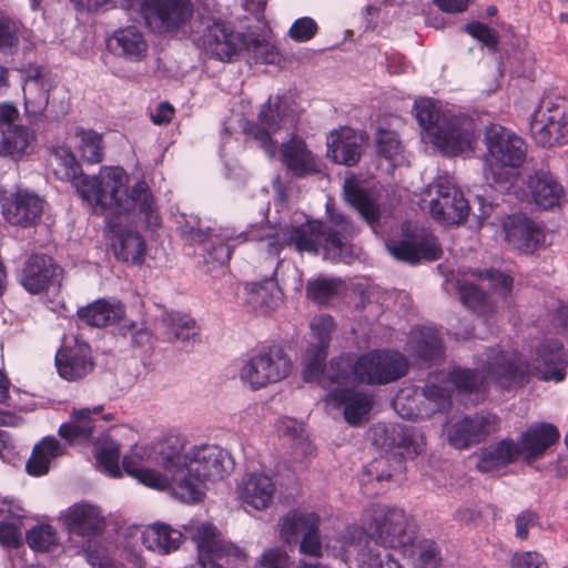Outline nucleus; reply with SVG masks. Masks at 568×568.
I'll return each mask as SVG.
<instances>
[{"label": "nucleus", "instance_id": "obj_38", "mask_svg": "<svg viewBox=\"0 0 568 568\" xmlns=\"http://www.w3.org/2000/svg\"><path fill=\"white\" fill-rule=\"evenodd\" d=\"M124 311L120 303L113 304L106 300H97L77 311L78 321L91 327H106L119 323Z\"/></svg>", "mask_w": 568, "mask_h": 568}, {"label": "nucleus", "instance_id": "obj_28", "mask_svg": "<svg viewBox=\"0 0 568 568\" xmlns=\"http://www.w3.org/2000/svg\"><path fill=\"white\" fill-rule=\"evenodd\" d=\"M103 412V406H95L93 409L81 408L73 410L71 414V422L63 423L58 430L61 438L68 443H82L94 438L95 434H103L104 428L101 420L92 417V415H100Z\"/></svg>", "mask_w": 568, "mask_h": 568}, {"label": "nucleus", "instance_id": "obj_6", "mask_svg": "<svg viewBox=\"0 0 568 568\" xmlns=\"http://www.w3.org/2000/svg\"><path fill=\"white\" fill-rule=\"evenodd\" d=\"M359 530L376 545L405 550L416 540L417 525L403 508L372 504L363 513L362 528L354 527L349 532Z\"/></svg>", "mask_w": 568, "mask_h": 568}, {"label": "nucleus", "instance_id": "obj_5", "mask_svg": "<svg viewBox=\"0 0 568 568\" xmlns=\"http://www.w3.org/2000/svg\"><path fill=\"white\" fill-rule=\"evenodd\" d=\"M414 112L419 126L444 154L456 156L475 150L478 134L473 119L445 114L432 99L415 101Z\"/></svg>", "mask_w": 568, "mask_h": 568}, {"label": "nucleus", "instance_id": "obj_53", "mask_svg": "<svg viewBox=\"0 0 568 568\" xmlns=\"http://www.w3.org/2000/svg\"><path fill=\"white\" fill-rule=\"evenodd\" d=\"M375 143L378 156L384 158L393 164L403 151V145L398 134L392 130H378L376 133Z\"/></svg>", "mask_w": 568, "mask_h": 568}, {"label": "nucleus", "instance_id": "obj_14", "mask_svg": "<svg viewBox=\"0 0 568 568\" xmlns=\"http://www.w3.org/2000/svg\"><path fill=\"white\" fill-rule=\"evenodd\" d=\"M408 359L394 349H373L359 355L362 384L386 385L404 377L408 372Z\"/></svg>", "mask_w": 568, "mask_h": 568}, {"label": "nucleus", "instance_id": "obj_1", "mask_svg": "<svg viewBox=\"0 0 568 568\" xmlns=\"http://www.w3.org/2000/svg\"><path fill=\"white\" fill-rule=\"evenodd\" d=\"M125 183L126 175L122 168L103 166L98 175L82 178L78 192L93 205L98 214L110 210L112 216H122L131 210H138L148 226L159 227L161 216L149 184L143 180L138 181L129 192Z\"/></svg>", "mask_w": 568, "mask_h": 568}, {"label": "nucleus", "instance_id": "obj_36", "mask_svg": "<svg viewBox=\"0 0 568 568\" xmlns=\"http://www.w3.org/2000/svg\"><path fill=\"white\" fill-rule=\"evenodd\" d=\"M109 50L131 61H141L148 51L142 32L135 27L116 30L106 41Z\"/></svg>", "mask_w": 568, "mask_h": 568}, {"label": "nucleus", "instance_id": "obj_13", "mask_svg": "<svg viewBox=\"0 0 568 568\" xmlns=\"http://www.w3.org/2000/svg\"><path fill=\"white\" fill-rule=\"evenodd\" d=\"M429 214L440 223H464L469 215V204L464 193L448 178L438 176L429 185Z\"/></svg>", "mask_w": 568, "mask_h": 568}, {"label": "nucleus", "instance_id": "obj_39", "mask_svg": "<svg viewBox=\"0 0 568 568\" xmlns=\"http://www.w3.org/2000/svg\"><path fill=\"white\" fill-rule=\"evenodd\" d=\"M53 88L52 81L42 74L27 80L23 87L24 113L30 120H38L49 104V94Z\"/></svg>", "mask_w": 568, "mask_h": 568}, {"label": "nucleus", "instance_id": "obj_32", "mask_svg": "<svg viewBox=\"0 0 568 568\" xmlns=\"http://www.w3.org/2000/svg\"><path fill=\"white\" fill-rule=\"evenodd\" d=\"M521 455L519 444L511 437H506L483 449L477 469L480 473H490L516 463Z\"/></svg>", "mask_w": 568, "mask_h": 568}, {"label": "nucleus", "instance_id": "obj_18", "mask_svg": "<svg viewBox=\"0 0 568 568\" xmlns=\"http://www.w3.org/2000/svg\"><path fill=\"white\" fill-rule=\"evenodd\" d=\"M194 13L192 0H142L141 14L146 23L172 32L189 23Z\"/></svg>", "mask_w": 568, "mask_h": 568}, {"label": "nucleus", "instance_id": "obj_2", "mask_svg": "<svg viewBox=\"0 0 568 568\" xmlns=\"http://www.w3.org/2000/svg\"><path fill=\"white\" fill-rule=\"evenodd\" d=\"M160 457L161 466L172 477L173 496L187 504L201 501L205 483L223 479L233 466L231 455L216 445L194 447L187 454L168 447Z\"/></svg>", "mask_w": 568, "mask_h": 568}, {"label": "nucleus", "instance_id": "obj_9", "mask_svg": "<svg viewBox=\"0 0 568 568\" xmlns=\"http://www.w3.org/2000/svg\"><path fill=\"white\" fill-rule=\"evenodd\" d=\"M530 133L536 144L542 148L567 144L568 98L555 93L544 94L531 115Z\"/></svg>", "mask_w": 568, "mask_h": 568}, {"label": "nucleus", "instance_id": "obj_47", "mask_svg": "<svg viewBox=\"0 0 568 568\" xmlns=\"http://www.w3.org/2000/svg\"><path fill=\"white\" fill-rule=\"evenodd\" d=\"M122 464L125 473L135 477L143 485L155 489L169 488L171 490L172 477L166 470V475H163L158 470L140 467L129 456H124Z\"/></svg>", "mask_w": 568, "mask_h": 568}, {"label": "nucleus", "instance_id": "obj_46", "mask_svg": "<svg viewBox=\"0 0 568 568\" xmlns=\"http://www.w3.org/2000/svg\"><path fill=\"white\" fill-rule=\"evenodd\" d=\"M287 111L288 103L285 97L280 94L271 95L268 100L261 105L257 113V121L262 125L271 129V131L278 132L287 116Z\"/></svg>", "mask_w": 568, "mask_h": 568}, {"label": "nucleus", "instance_id": "obj_51", "mask_svg": "<svg viewBox=\"0 0 568 568\" xmlns=\"http://www.w3.org/2000/svg\"><path fill=\"white\" fill-rule=\"evenodd\" d=\"M94 457L100 469L111 476L120 474V445L114 440L106 439L94 448Z\"/></svg>", "mask_w": 568, "mask_h": 568}, {"label": "nucleus", "instance_id": "obj_15", "mask_svg": "<svg viewBox=\"0 0 568 568\" xmlns=\"http://www.w3.org/2000/svg\"><path fill=\"white\" fill-rule=\"evenodd\" d=\"M3 220L12 226H36L43 214L45 200L28 189H17L0 199Z\"/></svg>", "mask_w": 568, "mask_h": 568}, {"label": "nucleus", "instance_id": "obj_12", "mask_svg": "<svg viewBox=\"0 0 568 568\" xmlns=\"http://www.w3.org/2000/svg\"><path fill=\"white\" fill-rule=\"evenodd\" d=\"M453 392L448 386L426 383L414 397L398 395L394 407L404 418L428 419L436 413H448L453 406Z\"/></svg>", "mask_w": 568, "mask_h": 568}, {"label": "nucleus", "instance_id": "obj_44", "mask_svg": "<svg viewBox=\"0 0 568 568\" xmlns=\"http://www.w3.org/2000/svg\"><path fill=\"white\" fill-rule=\"evenodd\" d=\"M50 165L54 175L61 181L73 182L78 186L83 174L82 166L74 153L68 146H58L51 151Z\"/></svg>", "mask_w": 568, "mask_h": 568}, {"label": "nucleus", "instance_id": "obj_59", "mask_svg": "<svg viewBox=\"0 0 568 568\" xmlns=\"http://www.w3.org/2000/svg\"><path fill=\"white\" fill-rule=\"evenodd\" d=\"M318 31L316 21L310 17L296 19L288 30V36L295 42H306L313 39Z\"/></svg>", "mask_w": 568, "mask_h": 568}, {"label": "nucleus", "instance_id": "obj_43", "mask_svg": "<svg viewBox=\"0 0 568 568\" xmlns=\"http://www.w3.org/2000/svg\"><path fill=\"white\" fill-rule=\"evenodd\" d=\"M359 366V356L355 359L352 354H342L329 362L325 378V386L337 384L338 386L348 384H362Z\"/></svg>", "mask_w": 568, "mask_h": 568}, {"label": "nucleus", "instance_id": "obj_24", "mask_svg": "<svg viewBox=\"0 0 568 568\" xmlns=\"http://www.w3.org/2000/svg\"><path fill=\"white\" fill-rule=\"evenodd\" d=\"M261 239V236H255L253 232L234 234L225 230L219 234L210 235L200 230L191 232V240L204 245L206 253L205 262L216 263L219 266H224L230 262L233 251L237 245Z\"/></svg>", "mask_w": 568, "mask_h": 568}, {"label": "nucleus", "instance_id": "obj_26", "mask_svg": "<svg viewBox=\"0 0 568 568\" xmlns=\"http://www.w3.org/2000/svg\"><path fill=\"white\" fill-rule=\"evenodd\" d=\"M503 230L505 240L525 254H532L545 242L542 229L525 214L509 215Z\"/></svg>", "mask_w": 568, "mask_h": 568}, {"label": "nucleus", "instance_id": "obj_22", "mask_svg": "<svg viewBox=\"0 0 568 568\" xmlns=\"http://www.w3.org/2000/svg\"><path fill=\"white\" fill-rule=\"evenodd\" d=\"M499 427L500 419L496 414L477 413L471 416H465L450 427L448 442L457 449H465L471 445L485 442Z\"/></svg>", "mask_w": 568, "mask_h": 568}, {"label": "nucleus", "instance_id": "obj_33", "mask_svg": "<svg viewBox=\"0 0 568 568\" xmlns=\"http://www.w3.org/2000/svg\"><path fill=\"white\" fill-rule=\"evenodd\" d=\"M275 494L273 479L264 474L252 473L246 475L240 486V496L244 504L264 510L272 504Z\"/></svg>", "mask_w": 568, "mask_h": 568}, {"label": "nucleus", "instance_id": "obj_52", "mask_svg": "<svg viewBox=\"0 0 568 568\" xmlns=\"http://www.w3.org/2000/svg\"><path fill=\"white\" fill-rule=\"evenodd\" d=\"M26 540L34 551L45 552L58 545V534L51 525H37L27 531Z\"/></svg>", "mask_w": 568, "mask_h": 568}, {"label": "nucleus", "instance_id": "obj_42", "mask_svg": "<svg viewBox=\"0 0 568 568\" xmlns=\"http://www.w3.org/2000/svg\"><path fill=\"white\" fill-rule=\"evenodd\" d=\"M344 196L346 202L358 212V214L368 225L374 226L379 222V206L369 196L367 190L362 187L356 181H345Z\"/></svg>", "mask_w": 568, "mask_h": 568}, {"label": "nucleus", "instance_id": "obj_35", "mask_svg": "<svg viewBox=\"0 0 568 568\" xmlns=\"http://www.w3.org/2000/svg\"><path fill=\"white\" fill-rule=\"evenodd\" d=\"M328 154L337 164L356 165L362 158V145L355 130L344 126L332 133Z\"/></svg>", "mask_w": 568, "mask_h": 568}, {"label": "nucleus", "instance_id": "obj_41", "mask_svg": "<svg viewBox=\"0 0 568 568\" xmlns=\"http://www.w3.org/2000/svg\"><path fill=\"white\" fill-rule=\"evenodd\" d=\"M245 290L246 303L263 315L276 310L282 302V292L273 280L247 284Z\"/></svg>", "mask_w": 568, "mask_h": 568}, {"label": "nucleus", "instance_id": "obj_4", "mask_svg": "<svg viewBox=\"0 0 568 568\" xmlns=\"http://www.w3.org/2000/svg\"><path fill=\"white\" fill-rule=\"evenodd\" d=\"M562 346L542 345L537 351L535 364L529 365L505 351H494L493 356L484 365L485 377L495 381L503 388L523 387L529 378L561 382L566 377L565 369L559 367Z\"/></svg>", "mask_w": 568, "mask_h": 568}, {"label": "nucleus", "instance_id": "obj_57", "mask_svg": "<svg viewBox=\"0 0 568 568\" xmlns=\"http://www.w3.org/2000/svg\"><path fill=\"white\" fill-rule=\"evenodd\" d=\"M357 560L359 568H402L398 560L389 552H386L383 557L381 552L372 548L362 549Z\"/></svg>", "mask_w": 568, "mask_h": 568}, {"label": "nucleus", "instance_id": "obj_8", "mask_svg": "<svg viewBox=\"0 0 568 568\" xmlns=\"http://www.w3.org/2000/svg\"><path fill=\"white\" fill-rule=\"evenodd\" d=\"M202 45L206 54L222 62L237 59L242 50L261 55L262 62L273 63L275 53L270 43L254 32H235L230 24L214 21L202 34Z\"/></svg>", "mask_w": 568, "mask_h": 568}, {"label": "nucleus", "instance_id": "obj_27", "mask_svg": "<svg viewBox=\"0 0 568 568\" xmlns=\"http://www.w3.org/2000/svg\"><path fill=\"white\" fill-rule=\"evenodd\" d=\"M375 443L385 449H397L403 459H414L422 452V443L415 430L404 424L378 426L375 429Z\"/></svg>", "mask_w": 568, "mask_h": 568}, {"label": "nucleus", "instance_id": "obj_55", "mask_svg": "<svg viewBox=\"0 0 568 568\" xmlns=\"http://www.w3.org/2000/svg\"><path fill=\"white\" fill-rule=\"evenodd\" d=\"M449 382L462 393H475L483 384V377L476 369L454 367L448 373Z\"/></svg>", "mask_w": 568, "mask_h": 568}, {"label": "nucleus", "instance_id": "obj_40", "mask_svg": "<svg viewBox=\"0 0 568 568\" xmlns=\"http://www.w3.org/2000/svg\"><path fill=\"white\" fill-rule=\"evenodd\" d=\"M529 187L535 203L544 210L560 205L565 195L562 185L544 170H539L530 176Z\"/></svg>", "mask_w": 568, "mask_h": 568}, {"label": "nucleus", "instance_id": "obj_29", "mask_svg": "<svg viewBox=\"0 0 568 568\" xmlns=\"http://www.w3.org/2000/svg\"><path fill=\"white\" fill-rule=\"evenodd\" d=\"M560 439V432L551 423H534L521 433L519 446L527 462L537 460Z\"/></svg>", "mask_w": 568, "mask_h": 568}, {"label": "nucleus", "instance_id": "obj_11", "mask_svg": "<svg viewBox=\"0 0 568 568\" xmlns=\"http://www.w3.org/2000/svg\"><path fill=\"white\" fill-rule=\"evenodd\" d=\"M20 112L11 102L0 103V155L16 162L29 156L33 151L36 132L17 123Z\"/></svg>", "mask_w": 568, "mask_h": 568}, {"label": "nucleus", "instance_id": "obj_61", "mask_svg": "<svg viewBox=\"0 0 568 568\" xmlns=\"http://www.w3.org/2000/svg\"><path fill=\"white\" fill-rule=\"evenodd\" d=\"M465 30L468 34L484 43L486 47L494 50L497 48L498 33L495 29L488 27L487 24L474 21L467 23Z\"/></svg>", "mask_w": 568, "mask_h": 568}, {"label": "nucleus", "instance_id": "obj_10", "mask_svg": "<svg viewBox=\"0 0 568 568\" xmlns=\"http://www.w3.org/2000/svg\"><path fill=\"white\" fill-rule=\"evenodd\" d=\"M291 369V359L281 346L262 345L243 365L240 377L244 384L256 390L284 379Z\"/></svg>", "mask_w": 568, "mask_h": 568}, {"label": "nucleus", "instance_id": "obj_30", "mask_svg": "<svg viewBox=\"0 0 568 568\" xmlns=\"http://www.w3.org/2000/svg\"><path fill=\"white\" fill-rule=\"evenodd\" d=\"M282 162L293 175L304 178L320 172L316 156L308 150L305 141L293 135L281 148Z\"/></svg>", "mask_w": 568, "mask_h": 568}, {"label": "nucleus", "instance_id": "obj_62", "mask_svg": "<svg viewBox=\"0 0 568 568\" xmlns=\"http://www.w3.org/2000/svg\"><path fill=\"white\" fill-rule=\"evenodd\" d=\"M511 568H547L544 556L537 551H518L510 559Z\"/></svg>", "mask_w": 568, "mask_h": 568}, {"label": "nucleus", "instance_id": "obj_25", "mask_svg": "<svg viewBox=\"0 0 568 568\" xmlns=\"http://www.w3.org/2000/svg\"><path fill=\"white\" fill-rule=\"evenodd\" d=\"M54 361L59 376L68 382H78L94 368L90 345L79 339L72 345L61 346Z\"/></svg>", "mask_w": 568, "mask_h": 568}, {"label": "nucleus", "instance_id": "obj_3", "mask_svg": "<svg viewBox=\"0 0 568 568\" xmlns=\"http://www.w3.org/2000/svg\"><path fill=\"white\" fill-rule=\"evenodd\" d=\"M328 224L320 220H307L291 227L285 236L288 244L300 253L318 255L323 250L326 257L341 258L352 254L351 240L357 234L352 220L326 205Z\"/></svg>", "mask_w": 568, "mask_h": 568}, {"label": "nucleus", "instance_id": "obj_54", "mask_svg": "<svg viewBox=\"0 0 568 568\" xmlns=\"http://www.w3.org/2000/svg\"><path fill=\"white\" fill-rule=\"evenodd\" d=\"M341 284V281L320 276L310 280L306 284V296L316 304H326L333 297Z\"/></svg>", "mask_w": 568, "mask_h": 568}, {"label": "nucleus", "instance_id": "obj_19", "mask_svg": "<svg viewBox=\"0 0 568 568\" xmlns=\"http://www.w3.org/2000/svg\"><path fill=\"white\" fill-rule=\"evenodd\" d=\"M333 325V318L329 315L314 318L311 325L312 331L317 336V343L307 347L303 358V379L306 383L316 381L325 387L324 372Z\"/></svg>", "mask_w": 568, "mask_h": 568}, {"label": "nucleus", "instance_id": "obj_34", "mask_svg": "<svg viewBox=\"0 0 568 568\" xmlns=\"http://www.w3.org/2000/svg\"><path fill=\"white\" fill-rule=\"evenodd\" d=\"M184 535L165 523H154L146 526L141 534L144 547L159 555H170L176 551Z\"/></svg>", "mask_w": 568, "mask_h": 568}, {"label": "nucleus", "instance_id": "obj_63", "mask_svg": "<svg viewBox=\"0 0 568 568\" xmlns=\"http://www.w3.org/2000/svg\"><path fill=\"white\" fill-rule=\"evenodd\" d=\"M257 564L258 568H288L290 558L281 548H270L263 551Z\"/></svg>", "mask_w": 568, "mask_h": 568}, {"label": "nucleus", "instance_id": "obj_56", "mask_svg": "<svg viewBox=\"0 0 568 568\" xmlns=\"http://www.w3.org/2000/svg\"><path fill=\"white\" fill-rule=\"evenodd\" d=\"M243 133L253 139L258 145L270 155H273L276 150V142L273 140L272 134L274 133L265 125H262L258 121H248L243 128Z\"/></svg>", "mask_w": 568, "mask_h": 568}, {"label": "nucleus", "instance_id": "obj_17", "mask_svg": "<svg viewBox=\"0 0 568 568\" xmlns=\"http://www.w3.org/2000/svg\"><path fill=\"white\" fill-rule=\"evenodd\" d=\"M62 523L69 535L82 539V549L92 548L95 539L101 537L105 529V518L101 509L87 503H78L67 509Z\"/></svg>", "mask_w": 568, "mask_h": 568}, {"label": "nucleus", "instance_id": "obj_49", "mask_svg": "<svg viewBox=\"0 0 568 568\" xmlns=\"http://www.w3.org/2000/svg\"><path fill=\"white\" fill-rule=\"evenodd\" d=\"M77 136L80 138L79 151L85 162L97 164L103 161L104 148L102 134L94 130L79 128L77 130Z\"/></svg>", "mask_w": 568, "mask_h": 568}, {"label": "nucleus", "instance_id": "obj_7", "mask_svg": "<svg viewBox=\"0 0 568 568\" xmlns=\"http://www.w3.org/2000/svg\"><path fill=\"white\" fill-rule=\"evenodd\" d=\"M484 144L486 179L497 184L509 183L526 161V142L511 130L491 123L485 129Z\"/></svg>", "mask_w": 568, "mask_h": 568}, {"label": "nucleus", "instance_id": "obj_31", "mask_svg": "<svg viewBox=\"0 0 568 568\" xmlns=\"http://www.w3.org/2000/svg\"><path fill=\"white\" fill-rule=\"evenodd\" d=\"M327 399L336 407L344 406V418L351 426H358L372 409V398L363 392L337 387L331 390Z\"/></svg>", "mask_w": 568, "mask_h": 568}, {"label": "nucleus", "instance_id": "obj_58", "mask_svg": "<svg viewBox=\"0 0 568 568\" xmlns=\"http://www.w3.org/2000/svg\"><path fill=\"white\" fill-rule=\"evenodd\" d=\"M20 29L9 17L0 16V51L12 53L19 45Z\"/></svg>", "mask_w": 568, "mask_h": 568}, {"label": "nucleus", "instance_id": "obj_16", "mask_svg": "<svg viewBox=\"0 0 568 568\" xmlns=\"http://www.w3.org/2000/svg\"><path fill=\"white\" fill-rule=\"evenodd\" d=\"M390 254L398 261L416 265L420 261H437L443 255L438 239L425 230L410 231L403 227V239L387 245Z\"/></svg>", "mask_w": 568, "mask_h": 568}, {"label": "nucleus", "instance_id": "obj_60", "mask_svg": "<svg viewBox=\"0 0 568 568\" xmlns=\"http://www.w3.org/2000/svg\"><path fill=\"white\" fill-rule=\"evenodd\" d=\"M540 516L532 509L521 510L515 517V536L519 540H527L529 538V530L539 525Z\"/></svg>", "mask_w": 568, "mask_h": 568}, {"label": "nucleus", "instance_id": "obj_20", "mask_svg": "<svg viewBox=\"0 0 568 568\" xmlns=\"http://www.w3.org/2000/svg\"><path fill=\"white\" fill-rule=\"evenodd\" d=\"M63 270L53 257L43 254H31L21 271L20 284L30 294H40L50 287L60 286Z\"/></svg>", "mask_w": 568, "mask_h": 568}, {"label": "nucleus", "instance_id": "obj_37", "mask_svg": "<svg viewBox=\"0 0 568 568\" xmlns=\"http://www.w3.org/2000/svg\"><path fill=\"white\" fill-rule=\"evenodd\" d=\"M410 349L413 356L424 363H437L445 356V346L434 327L423 326L412 332Z\"/></svg>", "mask_w": 568, "mask_h": 568}, {"label": "nucleus", "instance_id": "obj_64", "mask_svg": "<svg viewBox=\"0 0 568 568\" xmlns=\"http://www.w3.org/2000/svg\"><path fill=\"white\" fill-rule=\"evenodd\" d=\"M440 560V549L434 540H424L420 542L419 561L423 568H437Z\"/></svg>", "mask_w": 568, "mask_h": 568}, {"label": "nucleus", "instance_id": "obj_21", "mask_svg": "<svg viewBox=\"0 0 568 568\" xmlns=\"http://www.w3.org/2000/svg\"><path fill=\"white\" fill-rule=\"evenodd\" d=\"M192 540L196 545L197 558H210L211 556H226L236 562L244 564L247 560L246 551L226 541L221 531L211 523L192 525L186 528Z\"/></svg>", "mask_w": 568, "mask_h": 568}, {"label": "nucleus", "instance_id": "obj_50", "mask_svg": "<svg viewBox=\"0 0 568 568\" xmlns=\"http://www.w3.org/2000/svg\"><path fill=\"white\" fill-rule=\"evenodd\" d=\"M462 303L474 312L487 315L493 312L488 295L474 283H462L458 286Z\"/></svg>", "mask_w": 568, "mask_h": 568}, {"label": "nucleus", "instance_id": "obj_23", "mask_svg": "<svg viewBox=\"0 0 568 568\" xmlns=\"http://www.w3.org/2000/svg\"><path fill=\"white\" fill-rule=\"evenodd\" d=\"M128 214L110 216L106 226L111 233V246L119 261L131 264H142L144 261L145 242L142 235L131 225L124 224Z\"/></svg>", "mask_w": 568, "mask_h": 568}, {"label": "nucleus", "instance_id": "obj_48", "mask_svg": "<svg viewBox=\"0 0 568 568\" xmlns=\"http://www.w3.org/2000/svg\"><path fill=\"white\" fill-rule=\"evenodd\" d=\"M170 341L187 342L199 336L200 328L194 318L182 313H171L165 317Z\"/></svg>", "mask_w": 568, "mask_h": 568}, {"label": "nucleus", "instance_id": "obj_45", "mask_svg": "<svg viewBox=\"0 0 568 568\" xmlns=\"http://www.w3.org/2000/svg\"><path fill=\"white\" fill-rule=\"evenodd\" d=\"M320 527V516L314 511L291 510L282 520L281 537L291 544L296 540L300 534L317 530Z\"/></svg>", "mask_w": 568, "mask_h": 568}]
</instances>
